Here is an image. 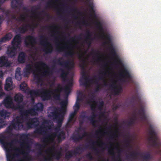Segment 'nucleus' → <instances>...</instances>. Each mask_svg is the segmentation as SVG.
Returning a JSON list of instances; mask_svg holds the SVG:
<instances>
[{"label": "nucleus", "instance_id": "obj_1", "mask_svg": "<svg viewBox=\"0 0 161 161\" xmlns=\"http://www.w3.org/2000/svg\"><path fill=\"white\" fill-rule=\"evenodd\" d=\"M20 137L22 140V142L20 143L21 146L23 147H25V151L21 150L15 147H13L14 143L18 142L17 138H15L10 142H8L7 141V137L3 134H0V143L2 145L6 151L7 161H16L15 158H18L19 156V153L23 155V158L25 160V161L32 160V157L29 154L31 146L25 140V139L27 138L28 135L24 133L20 135Z\"/></svg>", "mask_w": 161, "mask_h": 161}, {"label": "nucleus", "instance_id": "obj_2", "mask_svg": "<svg viewBox=\"0 0 161 161\" xmlns=\"http://www.w3.org/2000/svg\"><path fill=\"white\" fill-rule=\"evenodd\" d=\"M32 64H27L24 69V72L26 74H30L32 72L34 74V77L37 84H39L43 81L42 77H46L53 74L52 71L50 70H45L41 73H34V70Z\"/></svg>", "mask_w": 161, "mask_h": 161}, {"label": "nucleus", "instance_id": "obj_3", "mask_svg": "<svg viewBox=\"0 0 161 161\" xmlns=\"http://www.w3.org/2000/svg\"><path fill=\"white\" fill-rule=\"evenodd\" d=\"M29 93L32 97H40L43 101L51 99L52 95L53 96V94L52 91L45 88L31 90L29 92Z\"/></svg>", "mask_w": 161, "mask_h": 161}, {"label": "nucleus", "instance_id": "obj_4", "mask_svg": "<svg viewBox=\"0 0 161 161\" xmlns=\"http://www.w3.org/2000/svg\"><path fill=\"white\" fill-rule=\"evenodd\" d=\"M150 136L149 141L151 143V146L157 149L161 153V140L158 137L153 126L150 125L149 128Z\"/></svg>", "mask_w": 161, "mask_h": 161}, {"label": "nucleus", "instance_id": "obj_5", "mask_svg": "<svg viewBox=\"0 0 161 161\" xmlns=\"http://www.w3.org/2000/svg\"><path fill=\"white\" fill-rule=\"evenodd\" d=\"M22 42V38L19 34L16 35L12 41V46L8 47L7 51L8 56L12 58L15 56L17 49L19 48Z\"/></svg>", "mask_w": 161, "mask_h": 161}, {"label": "nucleus", "instance_id": "obj_6", "mask_svg": "<svg viewBox=\"0 0 161 161\" xmlns=\"http://www.w3.org/2000/svg\"><path fill=\"white\" fill-rule=\"evenodd\" d=\"M44 105L41 103H38L35 105L33 108L27 109H25L21 113V116H25V118H28L30 115L36 116L38 115L37 112H41L43 110Z\"/></svg>", "mask_w": 161, "mask_h": 161}, {"label": "nucleus", "instance_id": "obj_7", "mask_svg": "<svg viewBox=\"0 0 161 161\" xmlns=\"http://www.w3.org/2000/svg\"><path fill=\"white\" fill-rule=\"evenodd\" d=\"M23 117L20 115L13 119L10 125L7 128L8 132L9 133L11 132L13 129L17 130L23 129L24 127L23 121L22 120Z\"/></svg>", "mask_w": 161, "mask_h": 161}, {"label": "nucleus", "instance_id": "obj_8", "mask_svg": "<svg viewBox=\"0 0 161 161\" xmlns=\"http://www.w3.org/2000/svg\"><path fill=\"white\" fill-rule=\"evenodd\" d=\"M47 126L44 125L43 126H40L39 127L36 128L34 131V133H38L41 135L45 136H46L43 138V142L46 143L47 141L46 140L52 137L53 138V140L56 137H57L58 132L52 133L50 135L47 134Z\"/></svg>", "mask_w": 161, "mask_h": 161}, {"label": "nucleus", "instance_id": "obj_9", "mask_svg": "<svg viewBox=\"0 0 161 161\" xmlns=\"http://www.w3.org/2000/svg\"><path fill=\"white\" fill-rule=\"evenodd\" d=\"M107 72L105 71H101L100 72L98 76L97 77L96 75L93 76V79H90L89 81L91 83L93 84L97 85L96 89V91L97 92L101 89V85L98 84V81L99 80H103V85L105 86H108L107 82L105 80V77L106 75Z\"/></svg>", "mask_w": 161, "mask_h": 161}, {"label": "nucleus", "instance_id": "obj_10", "mask_svg": "<svg viewBox=\"0 0 161 161\" xmlns=\"http://www.w3.org/2000/svg\"><path fill=\"white\" fill-rule=\"evenodd\" d=\"M39 44L43 47L42 51L46 53H51L53 52V46L45 36L41 35L39 36Z\"/></svg>", "mask_w": 161, "mask_h": 161}, {"label": "nucleus", "instance_id": "obj_11", "mask_svg": "<svg viewBox=\"0 0 161 161\" xmlns=\"http://www.w3.org/2000/svg\"><path fill=\"white\" fill-rule=\"evenodd\" d=\"M52 150H54V153H52L51 156L46 157L43 156V158H40V161H53L54 159L57 160H59L62 156V153L61 151H58L55 150L54 146H53L51 148H49L48 151L51 152Z\"/></svg>", "mask_w": 161, "mask_h": 161}, {"label": "nucleus", "instance_id": "obj_12", "mask_svg": "<svg viewBox=\"0 0 161 161\" xmlns=\"http://www.w3.org/2000/svg\"><path fill=\"white\" fill-rule=\"evenodd\" d=\"M54 109L55 110L54 111H50L49 110L50 116L53 117L54 120L57 121L58 128L60 129L62 124L64 114L57 113L56 110L58 109V108H54Z\"/></svg>", "mask_w": 161, "mask_h": 161}, {"label": "nucleus", "instance_id": "obj_13", "mask_svg": "<svg viewBox=\"0 0 161 161\" xmlns=\"http://www.w3.org/2000/svg\"><path fill=\"white\" fill-rule=\"evenodd\" d=\"M52 62L54 64H57L68 69L70 67H73L74 65L73 61L69 59L64 61L62 57H59L57 59H54Z\"/></svg>", "mask_w": 161, "mask_h": 161}, {"label": "nucleus", "instance_id": "obj_14", "mask_svg": "<svg viewBox=\"0 0 161 161\" xmlns=\"http://www.w3.org/2000/svg\"><path fill=\"white\" fill-rule=\"evenodd\" d=\"M3 104L6 107L8 108H11L13 109L17 110V109L21 108V105L19 104H16L14 105L13 102L12 98L10 96H7L4 99Z\"/></svg>", "mask_w": 161, "mask_h": 161}, {"label": "nucleus", "instance_id": "obj_15", "mask_svg": "<svg viewBox=\"0 0 161 161\" xmlns=\"http://www.w3.org/2000/svg\"><path fill=\"white\" fill-rule=\"evenodd\" d=\"M74 47V46L71 43H69L66 47L58 46L56 49L57 51L61 52L64 51L65 48H66L68 50L65 52L64 56L67 57L69 56L72 57L74 54V52L72 50Z\"/></svg>", "mask_w": 161, "mask_h": 161}, {"label": "nucleus", "instance_id": "obj_16", "mask_svg": "<svg viewBox=\"0 0 161 161\" xmlns=\"http://www.w3.org/2000/svg\"><path fill=\"white\" fill-rule=\"evenodd\" d=\"M83 66L82 67V70L81 72V77L80 80V85L81 86H86L87 85L88 83L90 82L89 81V77L88 76L85 72L84 66L85 65V62L84 60H83Z\"/></svg>", "mask_w": 161, "mask_h": 161}, {"label": "nucleus", "instance_id": "obj_17", "mask_svg": "<svg viewBox=\"0 0 161 161\" xmlns=\"http://www.w3.org/2000/svg\"><path fill=\"white\" fill-rule=\"evenodd\" d=\"M25 43L27 47L34 48L36 44V38L34 36L29 35L25 38Z\"/></svg>", "mask_w": 161, "mask_h": 161}, {"label": "nucleus", "instance_id": "obj_18", "mask_svg": "<svg viewBox=\"0 0 161 161\" xmlns=\"http://www.w3.org/2000/svg\"><path fill=\"white\" fill-rule=\"evenodd\" d=\"M24 119L27 120L26 122V125L29 129L36 127L39 124V121L38 118L35 117L34 118H30L28 119L25 118V116ZM24 117L23 118V120Z\"/></svg>", "mask_w": 161, "mask_h": 161}, {"label": "nucleus", "instance_id": "obj_19", "mask_svg": "<svg viewBox=\"0 0 161 161\" xmlns=\"http://www.w3.org/2000/svg\"><path fill=\"white\" fill-rule=\"evenodd\" d=\"M68 102L67 99L64 100L62 101L60 103V104L61 105V108H59L58 107H49V110H51V111H54L55 109L54 108H58V109L56 110V113L61 114H65L66 112V106L67 105Z\"/></svg>", "mask_w": 161, "mask_h": 161}, {"label": "nucleus", "instance_id": "obj_20", "mask_svg": "<svg viewBox=\"0 0 161 161\" xmlns=\"http://www.w3.org/2000/svg\"><path fill=\"white\" fill-rule=\"evenodd\" d=\"M23 99L24 97L23 95L19 93L16 94L14 97V101L17 103V104H19L20 106L21 105V106H22V107L21 108L17 109V110H19L20 111L21 117H22L21 116V112L23 111L24 110V105L23 104H20V103L23 102Z\"/></svg>", "mask_w": 161, "mask_h": 161}, {"label": "nucleus", "instance_id": "obj_21", "mask_svg": "<svg viewBox=\"0 0 161 161\" xmlns=\"http://www.w3.org/2000/svg\"><path fill=\"white\" fill-rule=\"evenodd\" d=\"M63 88L60 84H58L56 88L53 90V98L56 100H60L61 93Z\"/></svg>", "mask_w": 161, "mask_h": 161}, {"label": "nucleus", "instance_id": "obj_22", "mask_svg": "<svg viewBox=\"0 0 161 161\" xmlns=\"http://www.w3.org/2000/svg\"><path fill=\"white\" fill-rule=\"evenodd\" d=\"M87 103L90 105L91 110L94 111L96 108L97 102L95 101V96L93 94H92L86 101Z\"/></svg>", "mask_w": 161, "mask_h": 161}, {"label": "nucleus", "instance_id": "obj_23", "mask_svg": "<svg viewBox=\"0 0 161 161\" xmlns=\"http://www.w3.org/2000/svg\"><path fill=\"white\" fill-rule=\"evenodd\" d=\"M116 81H114L112 84L110 85V87L112 89L115 94L118 95L122 91V88L120 86H116Z\"/></svg>", "mask_w": 161, "mask_h": 161}, {"label": "nucleus", "instance_id": "obj_24", "mask_svg": "<svg viewBox=\"0 0 161 161\" xmlns=\"http://www.w3.org/2000/svg\"><path fill=\"white\" fill-rule=\"evenodd\" d=\"M13 81L11 77H8L6 80L5 89L7 91H9L12 89Z\"/></svg>", "mask_w": 161, "mask_h": 161}, {"label": "nucleus", "instance_id": "obj_25", "mask_svg": "<svg viewBox=\"0 0 161 161\" xmlns=\"http://www.w3.org/2000/svg\"><path fill=\"white\" fill-rule=\"evenodd\" d=\"M138 114L140 116L142 120H146L147 119V117L145 114V110L143 106H141L140 107L139 109L138 110Z\"/></svg>", "mask_w": 161, "mask_h": 161}, {"label": "nucleus", "instance_id": "obj_26", "mask_svg": "<svg viewBox=\"0 0 161 161\" xmlns=\"http://www.w3.org/2000/svg\"><path fill=\"white\" fill-rule=\"evenodd\" d=\"M21 0H12L11 3V7L13 9H16L18 6L20 7L22 4Z\"/></svg>", "mask_w": 161, "mask_h": 161}, {"label": "nucleus", "instance_id": "obj_27", "mask_svg": "<svg viewBox=\"0 0 161 161\" xmlns=\"http://www.w3.org/2000/svg\"><path fill=\"white\" fill-rule=\"evenodd\" d=\"M10 113L3 109H0V118L8 119L10 115Z\"/></svg>", "mask_w": 161, "mask_h": 161}, {"label": "nucleus", "instance_id": "obj_28", "mask_svg": "<svg viewBox=\"0 0 161 161\" xmlns=\"http://www.w3.org/2000/svg\"><path fill=\"white\" fill-rule=\"evenodd\" d=\"M65 134L64 131L58 132L57 140L59 143L65 139Z\"/></svg>", "mask_w": 161, "mask_h": 161}, {"label": "nucleus", "instance_id": "obj_29", "mask_svg": "<svg viewBox=\"0 0 161 161\" xmlns=\"http://www.w3.org/2000/svg\"><path fill=\"white\" fill-rule=\"evenodd\" d=\"M86 36L85 37V41L86 43H87L89 46H90L91 44V41L92 40V34L90 31L87 30L86 31Z\"/></svg>", "mask_w": 161, "mask_h": 161}, {"label": "nucleus", "instance_id": "obj_30", "mask_svg": "<svg viewBox=\"0 0 161 161\" xmlns=\"http://www.w3.org/2000/svg\"><path fill=\"white\" fill-rule=\"evenodd\" d=\"M25 53L23 52L20 53L18 55V62L21 64L24 63L25 62Z\"/></svg>", "mask_w": 161, "mask_h": 161}, {"label": "nucleus", "instance_id": "obj_31", "mask_svg": "<svg viewBox=\"0 0 161 161\" xmlns=\"http://www.w3.org/2000/svg\"><path fill=\"white\" fill-rule=\"evenodd\" d=\"M76 111L75 109H74V112H72L70 114L67 123V125L68 126H71V125L70 124V122L73 120L74 117L76 115Z\"/></svg>", "mask_w": 161, "mask_h": 161}, {"label": "nucleus", "instance_id": "obj_32", "mask_svg": "<svg viewBox=\"0 0 161 161\" xmlns=\"http://www.w3.org/2000/svg\"><path fill=\"white\" fill-rule=\"evenodd\" d=\"M121 71L122 75L124 76L126 78L129 79L131 78V75L126 68H125L122 69Z\"/></svg>", "mask_w": 161, "mask_h": 161}, {"label": "nucleus", "instance_id": "obj_33", "mask_svg": "<svg viewBox=\"0 0 161 161\" xmlns=\"http://www.w3.org/2000/svg\"><path fill=\"white\" fill-rule=\"evenodd\" d=\"M139 156H140V153L132 151L130 152L129 155L127 156V157L131 158L133 159H136Z\"/></svg>", "mask_w": 161, "mask_h": 161}, {"label": "nucleus", "instance_id": "obj_34", "mask_svg": "<svg viewBox=\"0 0 161 161\" xmlns=\"http://www.w3.org/2000/svg\"><path fill=\"white\" fill-rule=\"evenodd\" d=\"M140 156L143 158L145 161H148L152 158V156L149 152H147L145 154L140 153Z\"/></svg>", "mask_w": 161, "mask_h": 161}, {"label": "nucleus", "instance_id": "obj_35", "mask_svg": "<svg viewBox=\"0 0 161 161\" xmlns=\"http://www.w3.org/2000/svg\"><path fill=\"white\" fill-rule=\"evenodd\" d=\"M101 38L105 39L106 40L105 42L106 44H109L111 42V39L110 36L109 34L105 35L104 33L100 36Z\"/></svg>", "mask_w": 161, "mask_h": 161}, {"label": "nucleus", "instance_id": "obj_36", "mask_svg": "<svg viewBox=\"0 0 161 161\" xmlns=\"http://www.w3.org/2000/svg\"><path fill=\"white\" fill-rule=\"evenodd\" d=\"M29 26L28 24H25L18 28V30L21 33L24 34L28 30L27 27Z\"/></svg>", "mask_w": 161, "mask_h": 161}, {"label": "nucleus", "instance_id": "obj_37", "mask_svg": "<svg viewBox=\"0 0 161 161\" xmlns=\"http://www.w3.org/2000/svg\"><path fill=\"white\" fill-rule=\"evenodd\" d=\"M71 139L73 140L74 142H79L80 140H82L83 138L82 136L78 133L77 135H73L71 137Z\"/></svg>", "mask_w": 161, "mask_h": 161}, {"label": "nucleus", "instance_id": "obj_38", "mask_svg": "<svg viewBox=\"0 0 161 161\" xmlns=\"http://www.w3.org/2000/svg\"><path fill=\"white\" fill-rule=\"evenodd\" d=\"M74 156L76 155L74 153L73 150H69L66 153L65 158L66 159L69 160Z\"/></svg>", "mask_w": 161, "mask_h": 161}, {"label": "nucleus", "instance_id": "obj_39", "mask_svg": "<svg viewBox=\"0 0 161 161\" xmlns=\"http://www.w3.org/2000/svg\"><path fill=\"white\" fill-rule=\"evenodd\" d=\"M89 147V145H86L85 147H81L80 146H77L75 150H73L74 153L76 155L79 154V151H83L84 148H87Z\"/></svg>", "mask_w": 161, "mask_h": 161}, {"label": "nucleus", "instance_id": "obj_40", "mask_svg": "<svg viewBox=\"0 0 161 161\" xmlns=\"http://www.w3.org/2000/svg\"><path fill=\"white\" fill-rule=\"evenodd\" d=\"M8 61V58L7 57L4 56L0 57V66L5 64Z\"/></svg>", "mask_w": 161, "mask_h": 161}, {"label": "nucleus", "instance_id": "obj_41", "mask_svg": "<svg viewBox=\"0 0 161 161\" xmlns=\"http://www.w3.org/2000/svg\"><path fill=\"white\" fill-rule=\"evenodd\" d=\"M20 69V68H17L15 72V78L18 80H20L21 79Z\"/></svg>", "mask_w": 161, "mask_h": 161}, {"label": "nucleus", "instance_id": "obj_42", "mask_svg": "<svg viewBox=\"0 0 161 161\" xmlns=\"http://www.w3.org/2000/svg\"><path fill=\"white\" fill-rule=\"evenodd\" d=\"M100 128L96 131L95 132V135L96 136H98V135H100L101 136H103L104 135H105L108 134V132H103V130L101 128V126H100Z\"/></svg>", "mask_w": 161, "mask_h": 161}, {"label": "nucleus", "instance_id": "obj_43", "mask_svg": "<svg viewBox=\"0 0 161 161\" xmlns=\"http://www.w3.org/2000/svg\"><path fill=\"white\" fill-rule=\"evenodd\" d=\"M136 119V117L135 116L131 118L129 121L126 122L125 124L128 126H130L134 124Z\"/></svg>", "mask_w": 161, "mask_h": 161}, {"label": "nucleus", "instance_id": "obj_44", "mask_svg": "<svg viewBox=\"0 0 161 161\" xmlns=\"http://www.w3.org/2000/svg\"><path fill=\"white\" fill-rule=\"evenodd\" d=\"M0 10H2L3 13L5 14L6 17L8 18L10 17L11 14L10 11L9 9L5 10L4 9L0 8Z\"/></svg>", "mask_w": 161, "mask_h": 161}, {"label": "nucleus", "instance_id": "obj_45", "mask_svg": "<svg viewBox=\"0 0 161 161\" xmlns=\"http://www.w3.org/2000/svg\"><path fill=\"white\" fill-rule=\"evenodd\" d=\"M27 84L23 82L20 85V89L22 91L26 92L27 88Z\"/></svg>", "mask_w": 161, "mask_h": 161}, {"label": "nucleus", "instance_id": "obj_46", "mask_svg": "<svg viewBox=\"0 0 161 161\" xmlns=\"http://www.w3.org/2000/svg\"><path fill=\"white\" fill-rule=\"evenodd\" d=\"M60 70L61 72L60 77L64 80H65L67 75V73L63 69H60Z\"/></svg>", "mask_w": 161, "mask_h": 161}, {"label": "nucleus", "instance_id": "obj_47", "mask_svg": "<svg viewBox=\"0 0 161 161\" xmlns=\"http://www.w3.org/2000/svg\"><path fill=\"white\" fill-rule=\"evenodd\" d=\"M35 67H37V65H40L42 67H46L48 69H49V67L46 64L42 61L38 62L37 64H35Z\"/></svg>", "mask_w": 161, "mask_h": 161}, {"label": "nucleus", "instance_id": "obj_48", "mask_svg": "<svg viewBox=\"0 0 161 161\" xmlns=\"http://www.w3.org/2000/svg\"><path fill=\"white\" fill-rule=\"evenodd\" d=\"M131 140L130 138H129L125 141V146L129 148H132V146L131 144L130 143Z\"/></svg>", "mask_w": 161, "mask_h": 161}, {"label": "nucleus", "instance_id": "obj_49", "mask_svg": "<svg viewBox=\"0 0 161 161\" xmlns=\"http://www.w3.org/2000/svg\"><path fill=\"white\" fill-rule=\"evenodd\" d=\"M118 129H117L116 132H115L113 135H111L109 136V138L111 140H113L115 139V137H118V134L116 133V132H118Z\"/></svg>", "mask_w": 161, "mask_h": 161}, {"label": "nucleus", "instance_id": "obj_50", "mask_svg": "<svg viewBox=\"0 0 161 161\" xmlns=\"http://www.w3.org/2000/svg\"><path fill=\"white\" fill-rule=\"evenodd\" d=\"M6 125V122L2 119H0V129L4 127Z\"/></svg>", "mask_w": 161, "mask_h": 161}, {"label": "nucleus", "instance_id": "obj_51", "mask_svg": "<svg viewBox=\"0 0 161 161\" xmlns=\"http://www.w3.org/2000/svg\"><path fill=\"white\" fill-rule=\"evenodd\" d=\"M19 18V20H18V22L22 21L24 22L25 21L26 19V17L24 14H21L20 15V17H18Z\"/></svg>", "mask_w": 161, "mask_h": 161}, {"label": "nucleus", "instance_id": "obj_52", "mask_svg": "<svg viewBox=\"0 0 161 161\" xmlns=\"http://www.w3.org/2000/svg\"><path fill=\"white\" fill-rule=\"evenodd\" d=\"M80 117L84 120L85 118H87L88 119V117L86 115V113L85 112H82L80 114Z\"/></svg>", "mask_w": 161, "mask_h": 161}, {"label": "nucleus", "instance_id": "obj_53", "mask_svg": "<svg viewBox=\"0 0 161 161\" xmlns=\"http://www.w3.org/2000/svg\"><path fill=\"white\" fill-rule=\"evenodd\" d=\"M77 100H80L83 96V93L81 91H79L78 92H77Z\"/></svg>", "mask_w": 161, "mask_h": 161}, {"label": "nucleus", "instance_id": "obj_54", "mask_svg": "<svg viewBox=\"0 0 161 161\" xmlns=\"http://www.w3.org/2000/svg\"><path fill=\"white\" fill-rule=\"evenodd\" d=\"M65 92L68 95L70 92V89L68 85H66L64 89Z\"/></svg>", "mask_w": 161, "mask_h": 161}, {"label": "nucleus", "instance_id": "obj_55", "mask_svg": "<svg viewBox=\"0 0 161 161\" xmlns=\"http://www.w3.org/2000/svg\"><path fill=\"white\" fill-rule=\"evenodd\" d=\"M96 25L100 30H103L102 25L99 21H97L96 22Z\"/></svg>", "mask_w": 161, "mask_h": 161}, {"label": "nucleus", "instance_id": "obj_56", "mask_svg": "<svg viewBox=\"0 0 161 161\" xmlns=\"http://www.w3.org/2000/svg\"><path fill=\"white\" fill-rule=\"evenodd\" d=\"M108 152L109 154L112 156L113 159H114L115 158V153L113 150L109 149Z\"/></svg>", "mask_w": 161, "mask_h": 161}, {"label": "nucleus", "instance_id": "obj_57", "mask_svg": "<svg viewBox=\"0 0 161 161\" xmlns=\"http://www.w3.org/2000/svg\"><path fill=\"white\" fill-rule=\"evenodd\" d=\"M36 146L38 147L39 150H42V149L43 148H44L45 146V145L40 144L39 143H36Z\"/></svg>", "mask_w": 161, "mask_h": 161}, {"label": "nucleus", "instance_id": "obj_58", "mask_svg": "<svg viewBox=\"0 0 161 161\" xmlns=\"http://www.w3.org/2000/svg\"><path fill=\"white\" fill-rule=\"evenodd\" d=\"M91 53L92 54L94 55L95 56L97 57H99L100 55L98 51H96L94 50H92Z\"/></svg>", "mask_w": 161, "mask_h": 161}, {"label": "nucleus", "instance_id": "obj_59", "mask_svg": "<svg viewBox=\"0 0 161 161\" xmlns=\"http://www.w3.org/2000/svg\"><path fill=\"white\" fill-rule=\"evenodd\" d=\"M110 51L111 54L114 55L115 56L116 55V53L114 48L112 47L110 48Z\"/></svg>", "mask_w": 161, "mask_h": 161}, {"label": "nucleus", "instance_id": "obj_60", "mask_svg": "<svg viewBox=\"0 0 161 161\" xmlns=\"http://www.w3.org/2000/svg\"><path fill=\"white\" fill-rule=\"evenodd\" d=\"M10 16L11 17L12 19H15L18 22V20H19V18H17V16L14 14H11Z\"/></svg>", "mask_w": 161, "mask_h": 161}, {"label": "nucleus", "instance_id": "obj_61", "mask_svg": "<svg viewBox=\"0 0 161 161\" xmlns=\"http://www.w3.org/2000/svg\"><path fill=\"white\" fill-rule=\"evenodd\" d=\"M54 28L55 29L57 28V27L56 25H53V26H46L43 27L42 28L43 29H51L52 28Z\"/></svg>", "mask_w": 161, "mask_h": 161}, {"label": "nucleus", "instance_id": "obj_62", "mask_svg": "<svg viewBox=\"0 0 161 161\" xmlns=\"http://www.w3.org/2000/svg\"><path fill=\"white\" fill-rule=\"evenodd\" d=\"M98 103V108L100 109H101L104 105V102L103 101H99Z\"/></svg>", "mask_w": 161, "mask_h": 161}, {"label": "nucleus", "instance_id": "obj_63", "mask_svg": "<svg viewBox=\"0 0 161 161\" xmlns=\"http://www.w3.org/2000/svg\"><path fill=\"white\" fill-rule=\"evenodd\" d=\"M79 101V100H77V99L76 101L75 105V107L76 108V111H77V110L79 109L80 108V104L79 102H78Z\"/></svg>", "mask_w": 161, "mask_h": 161}, {"label": "nucleus", "instance_id": "obj_64", "mask_svg": "<svg viewBox=\"0 0 161 161\" xmlns=\"http://www.w3.org/2000/svg\"><path fill=\"white\" fill-rule=\"evenodd\" d=\"M86 157L89 159L90 160H92L93 159V157L92 156L91 153H89L86 155Z\"/></svg>", "mask_w": 161, "mask_h": 161}]
</instances>
